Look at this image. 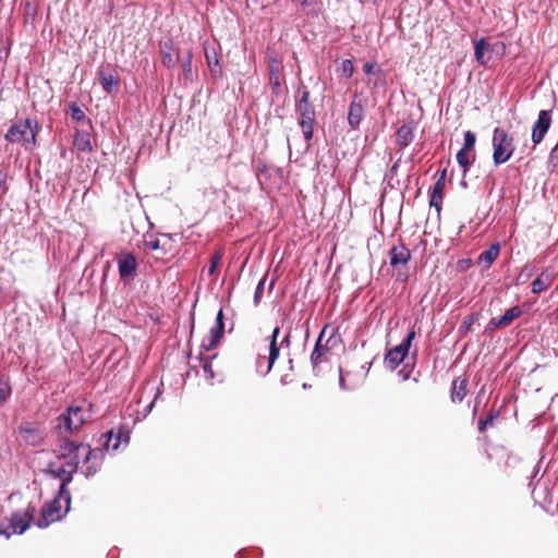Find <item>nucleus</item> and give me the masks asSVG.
Instances as JSON below:
<instances>
[{
    "label": "nucleus",
    "instance_id": "f257e3e1",
    "mask_svg": "<svg viewBox=\"0 0 558 558\" xmlns=\"http://www.w3.org/2000/svg\"><path fill=\"white\" fill-rule=\"evenodd\" d=\"M130 434V429L124 425H120L117 430L114 428L107 430L101 435L102 448H92L89 444L76 442L69 438L60 440L56 454L58 460H64V463L50 462L44 472L60 481L58 492L65 504V512L71 508V493L68 486L78 470L80 458H82L81 473L89 478L100 471L106 451L116 452L121 446L129 445Z\"/></svg>",
    "mask_w": 558,
    "mask_h": 558
},
{
    "label": "nucleus",
    "instance_id": "f03ea898",
    "mask_svg": "<svg viewBox=\"0 0 558 558\" xmlns=\"http://www.w3.org/2000/svg\"><path fill=\"white\" fill-rule=\"evenodd\" d=\"M295 111L300 116L299 125L304 140L311 141L313 138L314 124L316 121V111L310 100V90L304 84H300L296 89Z\"/></svg>",
    "mask_w": 558,
    "mask_h": 558
},
{
    "label": "nucleus",
    "instance_id": "7ed1b4c3",
    "mask_svg": "<svg viewBox=\"0 0 558 558\" xmlns=\"http://www.w3.org/2000/svg\"><path fill=\"white\" fill-rule=\"evenodd\" d=\"M40 125L36 119L26 118L13 123L4 134V140L11 144H21L26 149L37 145Z\"/></svg>",
    "mask_w": 558,
    "mask_h": 558
},
{
    "label": "nucleus",
    "instance_id": "20e7f679",
    "mask_svg": "<svg viewBox=\"0 0 558 558\" xmlns=\"http://www.w3.org/2000/svg\"><path fill=\"white\" fill-rule=\"evenodd\" d=\"M493 161L495 166L507 162L514 153L513 138L501 128H495L493 132Z\"/></svg>",
    "mask_w": 558,
    "mask_h": 558
},
{
    "label": "nucleus",
    "instance_id": "39448f33",
    "mask_svg": "<svg viewBox=\"0 0 558 558\" xmlns=\"http://www.w3.org/2000/svg\"><path fill=\"white\" fill-rule=\"evenodd\" d=\"M35 511V507L28 505L24 512H13L11 514L8 525H1L0 535H3L7 538H9L13 534H23L28 529L31 522L33 521Z\"/></svg>",
    "mask_w": 558,
    "mask_h": 558
},
{
    "label": "nucleus",
    "instance_id": "423d86ee",
    "mask_svg": "<svg viewBox=\"0 0 558 558\" xmlns=\"http://www.w3.org/2000/svg\"><path fill=\"white\" fill-rule=\"evenodd\" d=\"M63 501L62 497H59V492L57 496L49 502H47L40 512V517L38 518L36 525L39 529H46L51 523L62 520L68 512L65 509L62 511L60 502Z\"/></svg>",
    "mask_w": 558,
    "mask_h": 558
},
{
    "label": "nucleus",
    "instance_id": "0eeeda50",
    "mask_svg": "<svg viewBox=\"0 0 558 558\" xmlns=\"http://www.w3.org/2000/svg\"><path fill=\"white\" fill-rule=\"evenodd\" d=\"M225 333V315L223 310L220 308L216 315L215 325L210 328L209 333L202 340V349L205 351H211L216 349Z\"/></svg>",
    "mask_w": 558,
    "mask_h": 558
},
{
    "label": "nucleus",
    "instance_id": "6e6552de",
    "mask_svg": "<svg viewBox=\"0 0 558 558\" xmlns=\"http://www.w3.org/2000/svg\"><path fill=\"white\" fill-rule=\"evenodd\" d=\"M551 124V111L550 110H541L537 117V120L534 122L532 126V142L534 145L539 144L546 133L548 132Z\"/></svg>",
    "mask_w": 558,
    "mask_h": 558
},
{
    "label": "nucleus",
    "instance_id": "1a4fd4ad",
    "mask_svg": "<svg viewBox=\"0 0 558 558\" xmlns=\"http://www.w3.org/2000/svg\"><path fill=\"white\" fill-rule=\"evenodd\" d=\"M137 259L133 253H123L118 257V271L122 280L136 276Z\"/></svg>",
    "mask_w": 558,
    "mask_h": 558
},
{
    "label": "nucleus",
    "instance_id": "9d476101",
    "mask_svg": "<svg viewBox=\"0 0 558 558\" xmlns=\"http://www.w3.org/2000/svg\"><path fill=\"white\" fill-rule=\"evenodd\" d=\"M409 350L398 344L387 351L384 363L389 371H395L407 359Z\"/></svg>",
    "mask_w": 558,
    "mask_h": 558
},
{
    "label": "nucleus",
    "instance_id": "9b49d317",
    "mask_svg": "<svg viewBox=\"0 0 558 558\" xmlns=\"http://www.w3.org/2000/svg\"><path fill=\"white\" fill-rule=\"evenodd\" d=\"M445 181H446V169H444L437 181L435 182L430 198H429V206L434 207L437 213L439 214L441 210V204L444 198V189H445Z\"/></svg>",
    "mask_w": 558,
    "mask_h": 558
},
{
    "label": "nucleus",
    "instance_id": "f8f14e48",
    "mask_svg": "<svg viewBox=\"0 0 558 558\" xmlns=\"http://www.w3.org/2000/svg\"><path fill=\"white\" fill-rule=\"evenodd\" d=\"M19 432L23 440L33 447H37L43 442V435L37 426L32 423H24L19 427Z\"/></svg>",
    "mask_w": 558,
    "mask_h": 558
},
{
    "label": "nucleus",
    "instance_id": "ddd939ff",
    "mask_svg": "<svg viewBox=\"0 0 558 558\" xmlns=\"http://www.w3.org/2000/svg\"><path fill=\"white\" fill-rule=\"evenodd\" d=\"M411 259V252L404 244L395 245L389 251V264L391 267L407 265Z\"/></svg>",
    "mask_w": 558,
    "mask_h": 558
},
{
    "label": "nucleus",
    "instance_id": "4468645a",
    "mask_svg": "<svg viewBox=\"0 0 558 558\" xmlns=\"http://www.w3.org/2000/svg\"><path fill=\"white\" fill-rule=\"evenodd\" d=\"M326 329H327V326H325L323 328V330L320 331L317 340H316V343L314 345V349L312 351V354H311V363H312V366L313 368H316V366L322 362V357L323 355L329 351V347H328V343L332 340V336H330L327 341H326V344L323 345V339L325 337V332H326Z\"/></svg>",
    "mask_w": 558,
    "mask_h": 558
},
{
    "label": "nucleus",
    "instance_id": "2eb2a0df",
    "mask_svg": "<svg viewBox=\"0 0 558 558\" xmlns=\"http://www.w3.org/2000/svg\"><path fill=\"white\" fill-rule=\"evenodd\" d=\"M175 49L177 48L172 39H167L160 43L162 64L168 69L174 68L178 62V57L173 54Z\"/></svg>",
    "mask_w": 558,
    "mask_h": 558
},
{
    "label": "nucleus",
    "instance_id": "dca6fc26",
    "mask_svg": "<svg viewBox=\"0 0 558 558\" xmlns=\"http://www.w3.org/2000/svg\"><path fill=\"white\" fill-rule=\"evenodd\" d=\"M73 145L81 153H88L93 150L88 128L75 131Z\"/></svg>",
    "mask_w": 558,
    "mask_h": 558
},
{
    "label": "nucleus",
    "instance_id": "f3484780",
    "mask_svg": "<svg viewBox=\"0 0 558 558\" xmlns=\"http://www.w3.org/2000/svg\"><path fill=\"white\" fill-rule=\"evenodd\" d=\"M364 106L361 102H356L353 100L349 106V112H348V123L353 129L356 130L363 118H364Z\"/></svg>",
    "mask_w": 558,
    "mask_h": 558
},
{
    "label": "nucleus",
    "instance_id": "a211bd4d",
    "mask_svg": "<svg viewBox=\"0 0 558 558\" xmlns=\"http://www.w3.org/2000/svg\"><path fill=\"white\" fill-rule=\"evenodd\" d=\"M413 130L414 126L412 123H404L398 128L396 132V143L399 147L404 148L412 143L414 138Z\"/></svg>",
    "mask_w": 558,
    "mask_h": 558
},
{
    "label": "nucleus",
    "instance_id": "6ab92c4d",
    "mask_svg": "<svg viewBox=\"0 0 558 558\" xmlns=\"http://www.w3.org/2000/svg\"><path fill=\"white\" fill-rule=\"evenodd\" d=\"M269 85L271 87L272 95L279 96L281 94L280 70L275 58L271 59V63L269 65Z\"/></svg>",
    "mask_w": 558,
    "mask_h": 558
},
{
    "label": "nucleus",
    "instance_id": "aec40b11",
    "mask_svg": "<svg viewBox=\"0 0 558 558\" xmlns=\"http://www.w3.org/2000/svg\"><path fill=\"white\" fill-rule=\"evenodd\" d=\"M98 77L106 94H111L113 89L119 87V78L112 74H107L102 69L98 70Z\"/></svg>",
    "mask_w": 558,
    "mask_h": 558
},
{
    "label": "nucleus",
    "instance_id": "412c9836",
    "mask_svg": "<svg viewBox=\"0 0 558 558\" xmlns=\"http://www.w3.org/2000/svg\"><path fill=\"white\" fill-rule=\"evenodd\" d=\"M466 386H468V380L465 378H463V379L458 378L452 381L451 393H450V398H451L452 402H454V403L462 402V400L466 396Z\"/></svg>",
    "mask_w": 558,
    "mask_h": 558
},
{
    "label": "nucleus",
    "instance_id": "4be33fe9",
    "mask_svg": "<svg viewBox=\"0 0 558 558\" xmlns=\"http://www.w3.org/2000/svg\"><path fill=\"white\" fill-rule=\"evenodd\" d=\"M553 281V276L543 271L531 284L532 293L539 294L547 290Z\"/></svg>",
    "mask_w": 558,
    "mask_h": 558
},
{
    "label": "nucleus",
    "instance_id": "5701e85b",
    "mask_svg": "<svg viewBox=\"0 0 558 558\" xmlns=\"http://www.w3.org/2000/svg\"><path fill=\"white\" fill-rule=\"evenodd\" d=\"M277 359L271 360V352L269 351L268 356L258 355L255 363L256 372L262 375L266 376L271 369Z\"/></svg>",
    "mask_w": 558,
    "mask_h": 558
},
{
    "label": "nucleus",
    "instance_id": "b1692460",
    "mask_svg": "<svg viewBox=\"0 0 558 558\" xmlns=\"http://www.w3.org/2000/svg\"><path fill=\"white\" fill-rule=\"evenodd\" d=\"M499 253L500 244L498 242H495L487 250L480 254L478 260L485 262L487 266H489L498 258Z\"/></svg>",
    "mask_w": 558,
    "mask_h": 558
},
{
    "label": "nucleus",
    "instance_id": "393cba45",
    "mask_svg": "<svg viewBox=\"0 0 558 558\" xmlns=\"http://www.w3.org/2000/svg\"><path fill=\"white\" fill-rule=\"evenodd\" d=\"M489 49L490 45L485 38H481L475 43L474 57L480 64L485 65L487 63V60L485 59V52Z\"/></svg>",
    "mask_w": 558,
    "mask_h": 558
},
{
    "label": "nucleus",
    "instance_id": "a878e982",
    "mask_svg": "<svg viewBox=\"0 0 558 558\" xmlns=\"http://www.w3.org/2000/svg\"><path fill=\"white\" fill-rule=\"evenodd\" d=\"M71 118L80 122L84 125H86L88 129H92V120L86 117L85 112L80 108L76 104L72 102L69 106Z\"/></svg>",
    "mask_w": 558,
    "mask_h": 558
},
{
    "label": "nucleus",
    "instance_id": "bb28decb",
    "mask_svg": "<svg viewBox=\"0 0 558 558\" xmlns=\"http://www.w3.org/2000/svg\"><path fill=\"white\" fill-rule=\"evenodd\" d=\"M56 427L58 429H64L66 433H70V434L77 430L72 421L71 413H68L66 411L57 417V426Z\"/></svg>",
    "mask_w": 558,
    "mask_h": 558
},
{
    "label": "nucleus",
    "instance_id": "cd10ccee",
    "mask_svg": "<svg viewBox=\"0 0 558 558\" xmlns=\"http://www.w3.org/2000/svg\"><path fill=\"white\" fill-rule=\"evenodd\" d=\"M523 314V311L519 305H514L507 310L504 315L499 316V323L502 327L509 326L515 318H519Z\"/></svg>",
    "mask_w": 558,
    "mask_h": 558
},
{
    "label": "nucleus",
    "instance_id": "c85d7f7f",
    "mask_svg": "<svg viewBox=\"0 0 558 558\" xmlns=\"http://www.w3.org/2000/svg\"><path fill=\"white\" fill-rule=\"evenodd\" d=\"M205 58L207 61V65L210 70V73L214 77L221 76L222 71L219 65V59L217 57V53L214 51L213 54H210L207 50L205 51Z\"/></svg>",
    "mask_w": 558,
    "mask_h": 558
},
{
    "label": "nucleus",
    "instance_id": "c756f323",
    "mask_svg": "<svg viewBox=\"0 0 558 558\" xmlns=\"http://www.w3.org/2000/svg\"><path fill=\"white\" fill-rule=\"evenodd\" d=\"M468 153H469L468 150L460 149L457 153V156H456L458 165L462 168L463 178L466 177V174H468V172L470 170V167H471L472 162L475 159V156H473V158L470 159L469 156H468Z\"/></svg>",
    "mask_w": 558,
    "mask_h": 558
},
{
    "label": "nucleus",
    "instance_id": "7c9ffc66",
    "mask_svg": "<svg viewBox=\"0 0 558 558\" xmlns=\"http://www.w3.org/2000/svg\"><path fill=\"white\" fill-rule=\"evenodd\" d=\"M280 335V327H275L270 337H269V348L268 350L271 352V360L278 359L280 353V348L278 345V337Z\"/></svg>",
    "mask_w": 558,
    "mask_h": 558
},
{
    "label": "nucleus",
    "instance_id": "2f4dec72",
    "mask_svg": "<svg viewBox=\"0 0 558 558\" xmlns=\"http://www.w3.org/2000/svg\"><path fill=\"white\" fill-rule=\"evenodd\" d=\"M66 412L71 413L74 426L76 427V429H78L85 422V418L83 416V408L78 405H70L66 409Z\"/></svg>",
    "mask_w": 558,
    "mask_h": 558
},
{
    "label": "nucleus",
    "instance_id": "473e14b6",
    "mask_svg": "<svg viewBox=\"0 0 558 558\" xmlns=\"http://www.w3.org/2000/svg\"><path fill=\"white\" fill-rule=\"evenodd\" d=\"M253 168L258 180L262 175L265 178H270V166H268L267 162H265L263 159L254 160Z\"/></svg>",
    "mask_w": 558,
    "mask_h": 558
},
{
    "label": "nucleus",
    "instance_id": "72a5a7b5",
    "mask_svg": "<svg viewBox=\"0 0 558 558\" xmlns=\"http://www.w3.org/2000/svg\"><path fill=\"white\" fill-rule=\"evenodd\" d=\"M222 256H223V252L222 250H218L216 251L211 257H210V265L207 269V274L208 276H214L216 275L217 272V269L218 267L220 266L221 264V260H222Z\"/></svg>",
    "mask_w": 558,
    "mask_h": 558
},
{
    "label": "nucleus",
    "instance_id": "f704fd0d",
    "mask_svg": "<svg viewBox=\"0 0 558 558\" xmlns=\"http://www.w3.org/2000/svg\"><path fill=\"white\" fill-rule=\"evenodd\" d=\"M499 417V411H492L486 417L478 421V432L483 433L488 426H493L494 421Z\"/></svg>",
    "mask_w": 558,
    "mask_h": 558
},
{
    "label": "nucleus",
    "instance_id": "c9c22d12",
    "mask_svg": "<svg viewBox=\"0 0 558 558\" xmlns=\"http://www.w3.org/2000/svg\"><path fill=\"white\" fill-rule=\"evenodd\" d=\"M478 316L480 314L478 313H472L471 315H469L463 322L462 324L460 325L459 327V333L461 336L465 335L470 329L471 327L473 326V324L478 319Z\"/></svg>",
    "mask_w": 558,
    "mask_h": 558
},
{
    "label": "nucleus",
    "instance_id": "e433bc0d",
    "mask_svg": "<svg viewBox=\"0 0 558 558\" xmlns=\"http://www.w3.org/2000/svg\"><path fill=\"white\" fill-rule=\"evenodd\" d=\"M475 143H476L475 133L472 131H466L463 135V146L461 149L470 151L474 148Z\"/></svg>",
    "mask_w": 558,
    "mask_h": 558
},
{
    "label": "nucleus",
    "instance_id": "4c0bfd02",
    "mask_svg": "<svg viewBox=\"0 0 558 558\" xmlns=\"http://www.w3.org/2000/svg\"><path fill=\"white\" fill-rule=\"evenodd\" d=\"M339 71L342 76H344L347 78L351 77L354 73V64H353L352 60H350V59L343 60L341 62Z\"/></svg>",
    "mask_w": 558,
    "mask_h": 558
},
{
    "label": "nucleus",
    "instance_id": "58836bf2",
    "mask_svg": "<svg viewBox=\"0 0 558 558\" xmlns=\"http://www.w3.org/2000/svg\"><path fill=\"white\" fill-rule=\"evenodd\" d=\"M265 282H266V276H264L257 283L256 288H255V292H254V304L255 305H258L262 298H263V293H264V289H265Z\"/></svg>",
    "mask_w": 558,
    "mask_h": 558
},
{
    "label": "nucleus",
    "instance_id": "ea45409f",
    "mask_svg": "<svg viewBox=\"0 0 558 558\" xmlns=\"http://www.w3.org/2000/svg\"><path fill=\"white\" fill-rule=\"evenodd\" d=\"M162 387H163V383H160V385L158 386L157 390H156V395L153 399V401L147 404L145 407V409L143 410V416L146 417L150 412L151 410L154 409L155 407V403L156 401L160 398V396L162 395Z\"/></svg>",
    "mask_w": 558,
    "mask_h": 558
},
{
    "label": "nucleus",
    "instance_id": "a19ab883",
    "mask_svg": "<svg viewBox=\"0 0 558 558\" xmlns=\"http://www.w3.org/2000/svg\"><path fill=\"white\" fill-rule=\"evenodd\" d=\"M192 59L193 53L191 50H187L186 58L182 62V70L186 76L192 75Z\"/></svg>",
    "mask_w": 558,
    "mask_h": 558
},
{
    "label": "nucleus",
    "instance_id": "79ce46f5",
    "mask_svg": "<svg viewBox=\"0 0 558 558\" xmlns=\"http://www.w3.org/2000/svg\"><path fill=\"white\" fill-rule=\"evenodd\" d=\"M11 395V387L7 381L0 380V404L4 403Z\"/></svg>",
    "mask_w": 558,
    "mask_h": 558
},
{
    "label": "nucleus",
    "instance_id": "37998d69",
    "mask_svg": "<svg viewBox=\"0 0 558 558\" xmlns=\"http://www.w3.org/2000/svg\"><path fill=\"white\" fill-rule=\"evenodd\" d=\"M415 337H416V331H415L414 327H412L409 330V332L407 333V336L403 338V340L401 341L400 344L410 351L412 341L415 339Z\"/></svg>",
    "mask_w": 558,
    "mask_h": 558
},
{
    "label": "nucleus",
    "instance_id": "c03bdc74",
    "mask_svg": "<svg viewBox=\"0 0 558 558\" xmlns=\"http://www.w3.org/2000/svg\"><path fill=\"white\" fill-rule=\"evenodd\" d=\"M9 179V174L4 170H0V196L7 194L9 187L7 185V181Z\"/></svg>",
    "mask_w": 558,
    "mask_h": 558
},
{
    "label": "nucleus",
    "instance_id": "a18cd8bd",
    "mask_svg": "<svg viewBox=\"0 0 558 558\" xmlns=\"http://www.w3.org/2000/svg\"><path fill=\"white\" fill-rule=\"evenodd\" d=\"M203 372L205 375V378L207 380H213L215 378V373L213 371L211 362L210 360H205L203 363Z\"/></svg>",
    "mask_w": 558,
    "mask_h": 558
},
{
    "label": "nucleus",
    "instance_id": "49530a36",
    "mask_svg": "<svg viewBox=\"0 0 558 558\" xmlns=\"http://www.w3.org/2000/svg\"><path fill=\"white\" fill-rule=\"evenodd\" d=\"M548 162L554 167H558V141L549 153Z\"/></svg>",
    "mask_w": 558,
    "mask_h": 558
},
{
    "label": "nucleus",
    "instance_id": "de8ad7c7",
    "mask_svg": "<svg viewBox=\"0 0 558 558\" xmlns=\"http://www.w3.org/2000/svg\"><path fill=\"white\" fill-rule=\"evenodd\" d=\"M496 328H504L499 323V317H493L485 327V332L492 331Z\"/></svg>",
    "mask_w": 558,
    "mask_h": 558
},
{
    "label": "nucleus",
    "instance_id": "09e8293b",
    "mask_svg": "<svg viewBox=\"0 0 558 558\" xmlns=\"http://www.w3.org/2000/svg\"><path fill=\"white\" fill-rule=\"evenodd\" d=\"M412 368H409V365L405 364L401 369H399L398 375L402 378V380H408L410 378Z\"/></svg>",
    "mask_w": 558,
    "mask_h": 558
},
{
    "label": "nucleus",
    "instance_id": "8fccbe9b",
    "mask_svg": "<svg viewBox=\"0 0 558 558\" xmlns=\"http://www.w3.org/2000/svg\"><path fill=\"white\" fill-rule=\"evenodd\" d=\"M146 247L151 251H157L160 248L159 240H151L145 243Z\"/></svg>",
    "mask_w": 558,
    "mask_h": 558
},
{
    "label": "nucleus",
    "instance_id": "3c124183",
    "mask_svg": "<svg viewBox=\"0 0 558 558\" xmlns=\"http://www.w3.org/2000/svg\"><path fill=\"white\" fill-rule=\"evenodd\" d=\"M534 274V266L525 265L521 270V276L531 277Z\"/></svg>",
    "mask_w": 558,
    "mask_h": 558
},
{
    "label": "nucleus",
    "instance_id": "603ef678",
    "mask_svg": "<svg viewBox=\"0 0 558 558\" xmlns=\"http://www.w3.org/2000/svg\"><path fill=\"white\" fill-rule=\"evenodd\" d=\"M363 70L366 74L374 75L375 74V63L366 62L363 66Z\"/></svg>",
    "mask_w": 558,
    "mask_h": 558
},
{
    "label": "nucleus",
    "instance_id": "864d4df0",
    "mask_svg": "<svg viewBox=\"0 0 558 558\" xmlns=\"http://www.w3.org/2000/svg\"><path fill=\"white\" fill-rule=\"evenodd\" d=\"M339 373H340V376H339V387L341 390H349L350 388L347 386L345 384V380L343 378V375H342V368L339 367Z\"/></svg>",
    "mask_w": 558,
    "mask_h": 558
},
{
    "label": "nucleus",
    "instance_id": "5fc2aeb1",
    "mask_svg": "<svg viewBox=\"0 0 558 558\" xmlns=\"http://www.w3.org/2000/svg\"><path fill=\"white\" fill-rule=\"evenodd\" d=\"M539 470L537 468H535L534 472H533V476H532V481L530 482L529 486L531 487L533 485V478L536 477V475L538 474Z\"/></svg>",
    "mask_w": 558,
    "mask_h": 558
},
{
    "label": "nucleus",
    "instance_id": "6e6d98bb",
    "mask_svg": "<svg viewBox=\"0 0 558 558\" xmlns=\"http://www.w3.org/2000/svg\"><path fill=\"white\" fill-rule=\"evenodd\" d=\"M460 186H462L463 189L468 187V182H466L465 178H463V177H462V179L460 181Z\"/></svg>",
    "mask_w": 558,
    "mask_h": 558
},
{
    "label": "nucleus",
    "instance_id": "4d7b16f0",
    "mask_svg": "<svg viewBox=\"0 0 558 558\" xmlns=\"http://www.w3.org/2000/svg\"><path fill=\"white\" fill-rule=\"evenodd\" d=\"M280 381H281L282 385H287L288 384L287 376H282L280 378Z\"/></svg>",
    "mask_w": 558,
    "mask_h": 558
},
{
    "label": "nucleus",
    "instance_id": "13d9d810",
    "mask_svg": "<svg viewBox=\"0 0 558 558\" xmlns=\"http://www.w3.org/2000/svg\"><path fill=\"white\" fill-rule=\"evenodd\" d=\"M289 337H290V335L288 333V335L284 337V339H283V341H282V342H287V343H289Z\"/></svg>",
    "mask_w": 558,
    "mask_h": 558
},
{
    "label": "nucleus",
    "instance_id": "bf43d9fd",
    "mask_svg": "<svg viewBox=\"0 0 558 558\" xmlns=\"http://www.w3.org/2000/svg\"><path fill=\"white\" fill-rule=\"evenodd\" d=\"M556 320H558V307L554 312Z\"/></svg>",
    "mask_w": 558,
    "mask_h": 558
},
{
    "label": "nucleus",
    "instance_id": "052dcab7",
    "mask_svg": "<svg viewBox=\"0 0 558 558\" xmlns=\"http://www.w3.org/2000/svg\"><path fill=\"white\" fill-rule=\"evenodd\" d=\"M371 366H372V362L368 363V365H365V368L369 369Z\"/></svg>",
    "mask_w": 558,
    "mask_h": 558
},
{
    "label": "nucleus",
    "instance_id": "680f3d73",
    "mask_svg": "<svg viewBox=\"0 0 558 558\" xmlns=\"http://www.w3.org/2000/svg\"><path fill=\"white\" fill-rule=\"evenodd\" d=\"M371 366H372V362L368 363V365H365V368L369 369Z\"/></svg>",
    "mask_w": 558,
    "mask_h": 558
},
{
    "label": "nucleus",
    "instance_id": "e2e57ef3",
    "mask_svg": "<svg viewBox=\"0 0 558 558\" xmlns=\"http://www.w3.org/2000/svg\"><path fill=\"white\" fill-rule=\"evenodd\" d=\"M290 368L292 369V360H289Z\"/></svg>",
    "mask_w": 558,
    "mask_h": 558
}]
</instances>
